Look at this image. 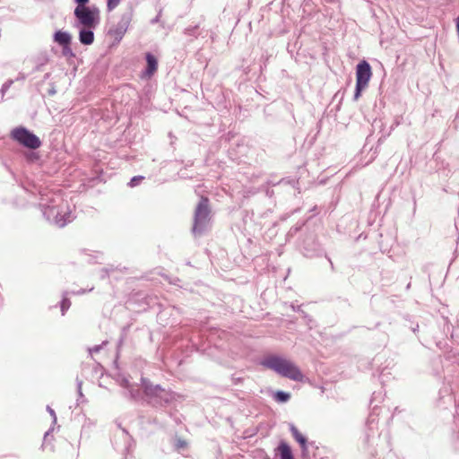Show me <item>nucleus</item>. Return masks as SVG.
<instances>
[{
    "instance_id": "f257e3e1",
    "label": "nucleus",
    "mask_w": 459,
    "mask_h": 459,
    "mask_svg": "<svg viewBox=\"0 0 459 459\" xmlns=\"http://www.w3.org/2000/svg\"><path fill=\"white\" fill-rule=\"evenodd\" d=\"M141 386L143 389V399L154 409H165L177 400L175 392L170 389H165L160 385H154L146 377H141Z\"/></svg>"
},
{
    "instance_id": "e433bc0d",
    "label": "nucleus",
    "mask_w": 459,
    "mask_h": 459,
    "mask_svg": "<svg viewBox=\"0 0 459 459\" xmlns=\"http://www.w3.org/2000/svg\"><path fill=\"white\" fill-rule=\"evenodd\" d=\"M55 92H56L55 90H52V91H49L50 94H54Z\"/></svg>"
},
{
    "instance_id": "2f4dec72",
    "label": "nucleus",
    "mask_w": 459,
    "mask_h": 459,
    "mask_svg": "<svg viewBox=\"0 0 459 459\" xmlns=\"http://www.w3.org/2000/svg\"><path fill=\"white\" fill-rule=\"evenodd\" d=\"M273 191H271V190H269V189H267V190H266V195H267L268 196H272V195H273Z\"/></svg>"
},
{
    "instance_id": "393cba45",
    "label": "nucleus",
    "mask_w": 459,
    "mask_h": 459,
    "mask_svg": "<svg viewBox=\"0 0 459 459\" xmlns=\"http://www.w3.org/2000/svg\"><path fill=\"white\" fill-rule=\"evenodd\" d=\"M47 411L51 415V417L53 419V422L56 423V415L55 411L48 405L47 406Z\"/></svg>"
},
{
    "instance_id": "9b49d317",
    "label": "nucleus",
    "mask_w": 459,
    "mask_h": 459,
    "mask_svg": "<svg viewBox=\"0 0 459 459\" xmlns=\"http://www.w3.org/2000/svg\"><path fill=\"white\" fill-rule=\"evenodd\" d=\"M145 59L147 62V66L144 73L146 75L152 76L158 69V61L156 57L151 53L146 54Z\"/></svg>"
},
{
    "instance_id": "6ab92c4d",
    "label": "nucleus",
    "mask_w": 459,
    "mask_h": 459,
    "mask_svg": "<svg viewBox=\"0 0 459 459\" xmlns=\"http://www.w3.org/2000/svg\"><path fill=\"white\" fill-rule=\"evenodd\" d=\"M108 343L107 341H104L101 344L94 345L93 347H91L88 349V351L91 356H92L93 353H98L101 351L104 345Z\"/></svg>"
},
{
    "instance_id": "f3484780",
    "label": "nucleus",
    "mask_w": 459,
    "mask_h": 459,
    "mask_svg": "<svg viewBox=\"0 0 459 459\" xmlns=\"http://www.w3.org/2000/svg\"><path fill=\"white\" fill-rule=\"evenodd\" d=\"M62 55L67 58H72L75 56L70 45L62 46Z\"/></svg>"
},
{
    "instance_id": "39448f33",
    "label": "nucleus",
    "mask_w": 459,
    "mask_h": 459,
    "mask_svg": "<svg viewBox=\"0 0 459 459\" xmlns=\"http://www.w3.org/2000/svg\"><path fill=\"white\" fill-rule=\"evenodd\" d=\"M11 136L14 141L30 150H36L41 146L40 139L23 126L13 128Z\"/></svg>"
},
{
    "instance_id": "423d86ee",
    "label": "nucleus",
    "mask_w": 459,
    "mask_h": 459,
    "mask_svg": "<svg viewBox=\"0 0 459 459\" xmlns=\"http://www.w3.org/2000/svg\"><path fill=\"white\" fill-rule=\"evenodd\" d=\"M74 14L78 22L87 28H95L99 23V9L95 6H76Z\"/></svg>"
},
{
    "instance_id": "7c9ffc66",
    "label": "nucleus",
    "mask_w": 459,
    "mask_h": 459,
    "mask_svg": "<svg viewBox=\"0 0 459 459\" xmlns=\"http://www.w3.org/2000/svg\"><path fill=\"white\" fill-rule=\"evenodd\" d=\"M281 181H282V179H281V180H280V181H279V182H277V183H273V182H272V181H268V182H267V185L275 186V185L280 184Z\"/></svg>"
},
{
    "instance_id": "473e14b6",
    "label": "nucleus",
    "mask_w": 459,
    "mask_h": 459,
    "mask_svg": "<svg viewBox=\"0 0 459 459\" xmlns=\"http://www.w3.org/2000/svg\"><path fill=\"white\" fill-rule=\"evenodd\" d=\"M328 261L330 263V267L332 268V270H333L334 267H333V264L332 260L330 258H328Z\"/></svg>"
},
{
    "instance_id": "2eb2a0df",
    "label": "nucleus",
    "mask_w": 459,
    "mask_h": 459,
    "mask_svg": "<svg viewBox=\"0 0 459 459\" xmlns=\"http://www.w3.org/2000/svg\"><path fill=\"white\" fill-rule=\"evenodd\" d=\"M273 399L281 403H287L290 399V394L285 391H276L273 394Z\"/></svg>"
},
{
    "instance_id": "ddd939ff",
    "label": "nucleus",
    "mask_w": 459,
    "mask_h": 459,
    "mask_svg": "<svg viewBox=\"0 0 459 459\" xmlns=\"http://www.w3.org/2000/svg\"><path fill=\"white\" fill-rule=\"evenodd\" d=\"M54 40L60 46L71 45L72 37L67 31L57 30L54 34Z\"/></svg>"
},
{
    "instance_id": "bb28decb",
    "label": "nucleus",
    "mask_w": 459,
    "mask_h": 459,
    "mask_svg": "<svg viewBox=\"0 0 459 459\" xmlns=\"http://www.w3.org/2000/svg\"><path fill=\"white\" fill-rule=\"evenodd\" d=\"M76 4H77V6H85L90 0H74Z\"/></svg>"
},
{
    "instance_id": "412c9836",
    "label": "nucleus",
    "mask_w": 459,
    "mask_h": 459,
    "mask_svg": "<svg viewBox=\"0 0 459 459\" xmlns=\"http://www.w3.org/2000/svg\"><path fill=\"white\" fill-rule=\"evenodd\" d=\"M121 0H108L107 8L108 11L114 10L120 3Z\"/></svg>"
},
{
    "instance_id": "aec40b11",
    "label": "nucleus",
    "mask_w": 459,
    "mask_h": 459,
    "mask_svg": "<svg viewBox=\"0 0 459 459\" xmlns=\"http://www.w3.org/2000/svg\"><path fill=\"white\" fill-rule=\"evenodd\" d=\"M144 179V177L143 176H135V177H133L129 182V186L131 187H134L135 186H137L139 184L140 181L143 180Z\"/></svg>"
},
{
    "instance_id": "a878e982",
    "label": "nucleus",
    "mask_w": 459,
    "mask_h": 459,
    "mask_svg": "<svg viewBox=\"0 0 459 459\" xmlns=\"http://www.w3.org/2000/svg\"><path fill=\"white\" fill-rule=\"evenodd\" d=\"M121 386L125 387V388H130L132 385L131 384L129 383V381L126 379V378H124L122 381H121Z\"/></svg>"
},
{
    "instance_id": "b1692460",
    "label": "nucleus",
    "mask_w": 459,
    "mask_h": 459,
    "mask_svg": "<svg viewBox=\"0 0 459 459\" xmlns=\"http://www.w3.org/2000/svg\"><path fill=\"white\" fill-rule=\"evenodd\" d=\"M76 384H77V393H78L79 398H82L83 397V394L82 392V381L80 380L79 378H76Z\"/></svg>"
},
{
    "instance_id": "7ed1b4c3",
    "label": "nucleus",
    "mask_w": 459,
    "mask_h": 459,
    "mask_svg": "<svg viewBox=\"0 0 459 459\" xmlns=\"http://www.w3.org/2000/svg\"><path fill=\"white\" fill-rule=\"evenodd\" d=\"M212 210L208 197L202 195L195 206L191 232L195 238L204 235L211 228Z\"/></svg>"
},
{
    "instance_id": "f8f14e48",
    "label": "nucleus",
    "mask_w": 459,
    "mask_h": 459,
    "mask_svg": "<svg viewBox=\"0 0 459 459\" xmlns=\"http://www.w3.org/2000/svg\"><path fill=\"white\" fill-rule=\"evenodd\" d=\"M290 431L291 432L294 439L300 445L302 451H307V438L299 431V429L293 424L290 425Z\"/></svg>"
},
{
    "instance_id": "c85d7f7f",
    "label": "nucleus",
    "mask_w": 459,
    "mask_h": 459,
    "mask_svg": "<svg viewBox=\"0 0 459 459\" xmlns=\"http://www.w3.org/2000/svg\"><path fill=\"white\" fill-rule=\"evenodd\" d=\"M160 13H159V14H158L154 19H152V20L151 21V22H152V24H154V23L158 22H159V19H160Z\"/></svg>"
},
{
    "instance_id": "c756f323",
    "label": "nucleus",
    "mask_w": 459,
    "mask_h": 459,
    "mask_svg": "<svg viewBox=\"0 0 459 459\" xmlns=\"http://www.w3.org/2000/svg\"><path fill=\"white\" fill-rule=\"evenodd\" d=\"M186 446V442L183 440H178V447H184Z\"/></svg>"
},
{
    "instance_id": "cd10ccee",
    "label": "nucleus",
    "mask_w": 459,
    "mask_h": 459,
    "mask_svg": "<svg viewBox=\"0 0 459 459\" xmlns=\"http://www.w3.org/2000/svg\"><path fill=\"white\" fill-rule=\"evenodd\" d=\"M101 272H102V274H101V278H102V279H104V278H106V277H108V269L103 268V269L101 270Z\"/></svg>"
},
{
    "instance_id": "f03ea898",
    "label": "nucleus",
    "mask_w": 459,
    "mask_h": 459,
    "mask_svg": "<svg viewBox=\"0 0 459 459\" xmlns=\"http://www.w3.org/2000/svg\"><path fill=\"white\" fill-rule=\"evenodd\" d=\"M261 365L273 370L281 377L294 381L300 382L304 378V375L298 366L290 360L278 355L267 356L262 360Z\"/></svg>"
},
{
    "instance_id": "0eeeda50",
    "label": "nucleus",
    "mask_w": 459,
    "mask_h": 459,
    "mask_svg": "<svg viewBox=\"0 0 459 459\" xmlns=\"http://www.w3.org/2000/svg\"><path fill=\"white\" fill-rule=\"evenodd\" d=\"M131 20V13H123L114 28L109 30V34L113 36L117 41H120L128 29Z\"/></svg>"
},
{
    "instance_id": "72a5a7b5",
    "label": "nucleus",
    "mask_w": 459,
    "mask_h": 459,
    "mask_svg": "<svg viewBox=\"0 0 459 459\" xmlns=\"http://www.w3.org/2000/svg\"><path fill=\"white\" fill-rule=\"evenodd\" d=\"M342 301L348 306H350L349 300L347 299H343Z\"/></svg>"
},
{
    "instance_id": "5701e85b",
    "label": "nucleus",
    "mask_w": 459,
    "mask_h": 459,
    "mask_svg": "<svg viewBox=\"0 0 459 459\" xmlns=\"http://www.w3.org/2000/svg\"><path fill=\"white\" fill-rule=\"evenodd\" d=\"M291 308L293 311H296L298 313H300L301 316L304 317V318H307L308 316L307 314L301 308V306L299 305V306H294V305H291Z\"/></svg>"
},
{
    "instance_id": "9d476101",
    "label": "nucleus",
    "mask_w": 459,
    "mask_h": 459,
    "mask_svg": "<svg viewBox=\"0 0 459 459\" xmlns=\"http://www.w3.org/2000/svg\"><path fill=\"white\" fill-rule=\"evenodd\" d=\"M92 28H83L79 31V40L83 45H91L94 41V33Z\"/></svg>"
},
{
    "instance_id": "6e6552de",
    "label": "nucleus",
    "mask_w": 459,
    "mask_h": 459,
    "mask_svg": "<svg viewBox=\"0 0 459 459\" xmlns=\"http://www.w3.org/2000/svg\"><path fill=\"white\" fill-rule=\"evenodd\" d=\"M43 214L48 221L53 217L55 223L60 228L65 227L71 221V213L69 212L61 214L55 206H47L43 211Z\"/></svg>"
},
{
    "instance_id": "4be33fe9",
    "label": "nucleus",
    "mask_w": 459,
    "mask_h": 459,
    "mask_svg": "<svg viewBox=\"0 0 459 459\" xmlns=\"http://www.w3.org/2000/svg\"><path fill=\"white\" fill-rule=\"evenodd\" d=\"M13 84V81L12 80H8L7 82H5L3 85H2V88L0 90V92L2 94V97H4V95L5 94V92L9 90V88L11 87V85Z\"/></svg>"
},
{
    "instance_id": "c9c22d12",
    "label": "nucleus",
    "mask_w": 459,
    "mask_h": 459,
    "mask_svg": "<svg viewBox=\"0 0 459 459\" xmlns=\"http://www.w3.org/2000/svg\"><path fill=\"white\" fill-rule=\"evenodd\" d=\"M49 434V431L46 432L45 435H44V439H47L48 436Z\"/></svg>"
},
{
    "instance_id": "a211bd4d",
    "label": "nucleus",
    "mask_w": 459,
    "mask_h": 459,
    "mask_svg": "<svg viewBox=\"0 0 459 459\" xmlns=\"http://www.w3.org/2000/svg\"><path fill=\"white\" fill-rule=\"evenodd\" d=\"M70 306H71L70 299L65 298V297H64L63 299L61 300V303H60L61 312H62L63 316L69 309Z\"/></svg>"
},
{
    "instance_id": "1a4fd4ad",
    "label": "nucleus",
    "mask_w": 459,
    "mask_h": 459,
    "mask_svg": "<svg viewBox=\"0 0 459 459\" xmlns=\"http://www.w3.org/2000/svg\"><path fill=\"white\" fill-rule=\"evenodd\" d=\"M276 455L280 456V459H294L291 448L285 441L280 442L276 448Z\"/></svg>"
},
{
    "instance_id": "20e7f679",
    "label": "nucleus",
    "mask_w": 459,
    "mask_h": 459,
    "mask_svg": "<svg viewBox=\"0 0 459 459\" xmlns=\"http://www.w3.org/2000/svg\"><path fill=\"white\" fill-rule=\"evenodd\" d=\"M372 77V69L369 63L366 60L360 61L356 66V87L353 96L354 100H358L361 91L368 87Z\"/></svg>"
},
{
    "instance_id": "f704fd0d",
    "label": "nucleus",
    "mask_w": 459,
    "mask_h": 459,
    "mask_svg": "<svg viewBox=\"0 0 459 459\" xmlns=\"http://www.w3.org/2000/svg\"><path fill=\"white\" fill-rule=\"evenodd\" d=\"M83 293H85L84 290H80L79 291H77V294H83Z\"/></svg>"
},
{
    "instance_id": "dca6fc26",
    "label": "nucleus",
    "mask_w": 459,
    "mask_h": 459,
    "mask_svg": "<svg viewBox=\"0 0 459 459\" xmlns=\"http://www.w3.org/2000/svg\"><path fill=\"white\" fill-rule=\"evenodd\" d=\"M198 29V25L187 27L184 30V34L196 39L199 36Z\"/></svg>"
},
{
    "instance_id": "4468645a",
    "label": "nucleus",
    "mask_w": 459,
    "mask_h": 459,
    "mask_svg": "<svg viewBox=\"0 0 459 459\" xmlns=\"http://www.w3.org/2000/svg\"><path fill=\"white\" fill-rule=\"evenodd\" d=\"M123 395L126 398H128V399L133 400V401H137V400H139L142 397L140 390L139 389H135L133 386H131L130 388H127L126 391L123 392Z\"/></svg>"
}]
</instances>
